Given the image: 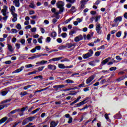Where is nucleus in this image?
<instances>
[{
    "label": "nucleus",
    "instance_id": "1",
    "mask_svg": "<svg viewBox=\"0 0 127 127\" xmlns=\"http://www.w3.org/2000/svg\"><path fill=\"white\" fill-rule=\"evenodd\" d=\"M64 2L62 1H59L57 3V6L58 8H60V12H63L64 11Z\"/></svg>",
    "mask_w": 127,
    "mask_h": 127
},
{
    "label": "nucleus",
    "instance_id": "2",
    "mask_svg": "<svg viewBox=\"0 0 127 127\" xmlns=\"http://www.w3.org/2000/svg\"><path fill=\"white\" fill-rule=\"evenodd\" d=\"M93 54H94V52L93 51V50H89L87 54L83 55V59H88V58H89V57H91V56H93Z\"/></svg>",
    "mask_w": 127,
    "mask_h": 127
},
{
    "label": "nucleus",
    "instance_id": "3",
    "mask_svg": "<svg viewBox=\"0 0 127 127\" xmlns=\"http://www.w3.org/2000/svg\"><path fill=\"white\" fill-rule=\"evenodd\" d=\"M34 117H30L24 119V120L22 122L23 126H24L27 124V123H29V122H32L33 120H34Z\"/></svg>",
    "mask_w": 127,
    "mask_h": 127
},
{
    "label": "nucleus",
    "instance_id": "4",
    "mask_svg": "<svg viewBox=\"0 0 127 127\" xmlns=\"http://www.w3.org/2000/svg\"><path fill=\"white\" fill-rule=\"evenodd\" d=\"M7 6L5 5L3 6V9H1V12L2 13L3 16H5V15L8 13V12H7Z\"/></svg>",
    "mask_w": 127,
    "mask_h": 127
},
{
    "label": "nucleus",
    "instance_id": "5",
    "mask_svg": "<svg viewBox=\"0 0 127 127\" xmlns=\"http://www.w3.org/2000/svg\"><path fill=\"white\" fill-rule=\"evenodd\" d=\"M48 69L52 71H55L57 69V66L55 64H49L47 66Z\"/></svg>",
    "mask_w": 127,
    "mask_h": 127
},
{
    "label": "nucleus",
    "instance_id": "6",
    "mask_svg": "<svg viewBox=\"0 0 127 127\" xmlns=\"http://www.w3.org/2000/svg\"><path fill=\"white\" fill-rule=\"evenodd\" d=\"M9 9L10 10V12L11 13V14H16L15 13V11H16V10H15V7L13 5H11L9 8Z\"/></svg>",
    "mask_w": 127,
    "mask_h": 127
},
{
    "label": "nucleus",
    "instance_id": "7",
    "mask_svg": "<svg viewBox=\"0 0 127 127\" xmlns=\"http://www.w3.org/2000/svg\"><path fill=\"white\" fill-rule=\"evenodd\" d=\"M81 40H83V36H82V35H80L74 38L75 42H79V41H81Z\"/></svg>",
    "mask_w": 127,
    "mask_h": 127
},
{
    "label": "nucleus",
    "instance_id": "8",
    "mask_svg": "<svg viewBox=\"0 0 127 127\" xmlns=\"http://www.w3.org/2000/svg\"><path fill=\"white\" fill-rule=\"evenodd\" d=\"M96 30L97 33L99 34H101V24L99 23L96 24Z\"/></svg>",
    "mask_w": 127,
    "mask_h": 127
},
{
    "label": "nucleus",
    "instance_id": "9",
    "mask_svg": "<svg viewBox=\"0 0 127 127\" xmlns=\"http://www.w3.org/2000/svg\"><path fill=\"white\" fill-rule=\"evenodd\" d=\"M13 3L16 7H19V6H20V3L19 2V0H14L13 1Z\"/></svg>",
    "mask_w": 127,
    "mask_h": 127
},
{
    "label": "nucleus",
    "instance_id": "10",
    "mask_svg": "<svg viewBox=\"0 0 127 127\" xmlns=\"http://www.w3.org/2000/svg\"><path fill=\"white\" fill-rule=\"evenodd\" d=\"M95 79V75H92L91 76H90L89 78H88L86 80V84H90V83H91V82L94 79Z\"/></svg>",
    "mask_w": 127,
    "mask_h": 127
},
{
    "label": "nucleus",
    "instance_id": "11",
    "mask_svg": "<svg viewBox=\"0 0 127 127\" xmlns=\"http://www.w3.org/2000/svg\"><path fill=\"white\" fill-rule=\"evenodd\" d=\"M97 62H99V61L96 60V61H91L88 63V64L90 65V66H93V67H94L96 66V63H97Z\"/></svg>",
    "mask_w": 127,
    "mask_h": 127
},
{
    "label": "nucleus",
    "instance_id": "12",
    "mask_svg": "<svg viewBox=\"0 0 127 127\" xmlns=\"http://www.w3.org/2000/svg\"><path fill=\"white\" fill-rule=\"evenodd\" d=\"M122 20H123V18L122 17V16H118L115 19H114V21L115 22H121V21H122Z\"/></svg>",
    "mask_w": 127,
    "mask_h": 127
},
{
    "label": "nucleus",
    "instance_id": "13",
    "mask_svg": "<svg viewBox=\"0 0 127 127\" xmlns=\"http://www.w3.org/2000/svg\"><path fill=\"white\" fill-rule=\"evenodd\" d=\"M73 46H75V44H72V43H66L65 44V48H67L68 49L73 47Z\"/></svg>",
    "mask_w": 127,
    "mask_h": 127
},
{
    "label": "nucleus",
    "instance_id": "14",
    "mask_svg": "<svg viewBox=\"0 0 127 127\" xmlns=\"http://www.w3.org/2000/svg\"><path fill=\"white\" fill-rule=\"evenodd\" d=\"M12 15L13 16L12 21L13 22H15L17 20V14H13Z\"/></svg>",
    "mask_w": 127,
    "mask_h": 127
},
{
    "label": "nucleus",
    "instance_id": "15",
    "mask_svg": "<svg viewBox=\"0 0 127 127\" xmlns=\"http://www.w3.org/2000/svg\"><path fill=\"white\" fill-rule=\"evenodd\" d=\"M47 63V61H41V62L36 63V64L37 65H44V64H46Z\"/></svg>",
    "mask_w": 127,
    "mask_h": 127
},
{
    "label": "nucleus",
    "instance_id": "16",
    "mask_svg": "<svg viewBox=\"0 0 127 127\" xmlns=\"http://www.w3.org/2000/svg\"><path fill=\"white\" fill-rule=\"evenodd\" d=\"M24 68V66H21L20 68H18L13 72V73H19L21 72Z\"/></svg>",
    "mask_w": 127,
    "mask_h": 127
},
{
    "label": "nucleus",
    "instance_id": "17",
    "mask_svg": "<svg viewBox=\"0 0 127 127\" xmlns=\"http://www.w3.org/2000/svg\"><path fill=\"white\" fill-rule=\"evenodd\" d=\"M58 125V122L57 123L55 121H52L50 124V127H56Z\"/></svg>",
    "mask_w": 127,
    "mask_h": 127
},
{
    "label": "nucleus",
    "instance_id": "18",
    "mask_svg": "<svg viewBox=\"0 0 127 127\" xmlns=\"http://www.w3.org/2000/svg\"><path fill=\"white\" fill-rule=\"evenodd\" d=\"M7 117H5L0 120V125H1V124H3V123H5V122H6L7 120Z\"/></svg>",
    "mask_w": 127,
    "mask_h": 127
},
{
    "label": "nucleus",
    "instance_id": "19",
    "mask_svg": "<svg viewBox=\"0 0 127 127\" xmlns=\"http://www.w3.org/2000/svg\"><path fill=\"white\" fill-rule=\"evenodd\" d=\"M85 104H86V102H84V101H82L76 104L77 107L79 108V107H81V106H83V105H85Z\"/></svg>",
    "mask_w": 127,
    "mask_h": 127
},
{
    "label": "nucleus",
    "instance_id": "20",
    "mask_svg": "<svg viewBox=\"0 0 127 127\" xmlns=\"http://www.w3.org/2000/svg\"><path fill=\"white\" fill-rule=\"evenodd\" d=\"M8 50L10 52H13V48H12V46L9 44H7Z\"/></svg>",
    "mask_w": 127,
    "mask_h": 127
},
{
    "label": "nucleus",
    "instance_id": "21",
    "mask_svg": "<svg viewBox=\"0 0 127 127\" xmlns=\"http://www.w3.org/2000/svg\"><path fill=\"white\" fill-rule=\"evenodd\" d=\"M110 58L106 59L104 61H103L101 63L102 65H105L106 63H108V62H109V60H110Z\"/></svg>",
    "mask_w": 127,
    "mask_h": 127
},
{
    "label": "nucleus",
    "instance_id": "22",
    "mask_svg": "<svg viewBox=\"0 0 127 127\" xmlns=\"http://www.w3.org/2000/svg\"><path fill=\"white\" fill-rule=\"evenodd\" d=\"M51 37H53L54 39H55V38L57 36V33H56V32H53L51 34Z\"/></svg>",
    "mask_w": 127,
    "mask_h": 127
},
{
    "label": "nucleus",
    "instance_id": "23",
    "mask_svg": "<svg viewBox=\"0 0 127 127\" xmlns=\"http://www.w3.org/2000/svg\"><path fill=\"white\" fill-rule=\"evenodd\" d=\"M58 67L60 69H65V65L63 64H59Z\"/></svg>",
    "mask_w": 127,
    "mask_h": 127
},
{
    "label": "nucleus",
    "instance_id": "24",
    "mask_svg": "<svg viewBox=\"0 0 127 127\" xmlns=\"http://www.w3.org/2000/svg\"><path fill=\"white\" fill-rule=\"evenodd\" d=\"M7 93H8V91L7 90L3 91L1 92V93H0V96H5L6 94H7Z\"/></svg>",
    "mask_w": 127,
    "mask_h": 127
},
{
    "label": "nucleus",
    "instance_id": "25",
    "mask_svg": "<svg viewBox=\"0 0 127 127\" xmlns=\"http://www.w3.org/2000/svg\"><path fill=\"white\" fill-rule=\"evenodd\" d=\"M63 58V57H60L59 58H53V61L55 62V61H59V60H61Z\"/></svg>",
    "mask_w": 127,
    "mask_h": 127
},
{
    "label": "nucleus",
    "instance_id": "26",
    "mask_svg": "<svg viewBox=\"0 0 127 127\" xmlns=\"http://www.w3.org/2000/svg\"><path fill=\"white\" fill-rule=\"evenodd\" d=\"M65 83H67V84H73L74 83V81L70 79H67L65 80Z\"/></svg>",
    "mask_w": 127,
    "mask_h": 127
},
{
    "label": "nucleus",
    "instance_id": "27",
    "mask_svg": "<svg viewBox=\"0 0 127 127\" xmlns=\"http://www.w3.org/2000/svg\"><path fill=\"white\" fill-rule=\"evenodd\" d=\"M76 32H76V31H75L74 30H71L70 32H69V35L70 36H73V34H75V33H76Z\"/></svg>",
    "mask_w": 127,
    "mask_h": 127
},
{
    "label": "nucleus",
    "instance_id": "28",
    "mask_svg": "<svg viewBox=\"0 0 127 127\" xmlns=\"http://www.w3.org/2000/svg\"><path fill=\"white\" fill-rule=\"evenodd\" d=\"M8 106V104H5V105H0V111H1L2 109H4V108H7Z\"/></svg>",
    "mask_w": 127,
    "mask_h": 127
},
{
    "label": "nucleus",
    "instance_id": "29",
    "mask_svg": "<svg viewBox=\"0 0 127 127\" xmlns=\"http://www.w3.org/2000/svg\"><path fill=\"white\" fill-rule=\"evenodd\" d=\"M66 48V45H62L60 46L58 48V49H59V50H63L64 49H65Z\"/></svg>",
    "mask_w": 127,
    "mask_h": 127
},
{
    "label": "nucleus",
    "instance_id": "30",
    "mask_svg": "<svg viewBox=\"0 0 127 127\" xmlns=\"http://www.w3.org/2000/svg\"><path fill=\"white\" fill-rule=\"evenodd\" d=\"M29 7H30V8H35V5H34V3H30L29 5Z\"/></svg>",
    "mask_w": 127,
    "mask_h": 127
},
{
    "label": "nucleus",
    "instance_id": "31",
    "mask_svg": "<svg viewBox=\"0 0 127 127\" xmlns=\"http://www.w3.org/2000/svg\"><path fill=\"white\" fill-rule=\"evenodd\" d=\"M28 93L26 92V91L21 92L20 93L21 97H23V96H26V95H28Z\"/></svg>",
    "mask_w": 127,
    "mask_h": 127
},
{
    "label": "nucleus",
    "instance_id": "32",
    "mask_svg": "<svg viewBox=\"0 0 127 127\" xmlns=\"http://www.w3.org/2000/svg\"><path fill=\"white\" fill-rule=\"evenodd\" d=\"M55 15L57 19H59V18H60V17L59 16V12H55Z\"/></svg>",
    "mask_w": 127,
    "mask_h": 127
},
{
    "label": "nucleus",
    "instance_id": "33",
    "mask_svg": "<svg viewBox=\"0 0 127 127\" xmlns=\"http://www.w3.org/2000/svg\"><path fill=\"white\" fill-rule=\"evenodd\" d=\"M42 39H43V37H42V36H41L38 39V41L39 43H40L41 44H42Z\"/></svg>",
    "mask_w": 127,
    "mask_h": 127
},
{
    "label": "nucleus",
    "instance_id": "34",
    "mask_svg": "<svg viewBox=\"0 0 127 127\" xmlns=\"http://www.w3.org/2000/svg\"><path fill=\"white\" fill-rule=\"evenodd\" d=\"M70 11H71V12H76V7H75V6H72L71 8L70 9Z\"/></svg>",
    "mask_w": 127,
    "mask_h": 127
},
{
    "label": "nucleus",
    "instance_id": "35",
    "mask_svg": "<svg viewBox=\"0 0 127 127\" xmlns=\"http://www.w3.org/2000/svg\"><path fill=\"white\" fill-rule=\"evenodd\" d=\"M117 37H121L122 36V31H119L116 34Z\"/></svg>",
    "mask_w": 127,
    "mask_h": 127
},
{
    "label": "nucleus",
    "instance_id": "36",
    "mask_svg": "<svg viewBox=\"0 0 127 127\" xmlns=\"http://www.w3.org/2000/svg\"><path fill=\"white\" fill-rule=\"evenodd\" d=\"M61 36L62 37H63V38H66V37H67V33H63L61 34Z\"/></svg>",
    "mask_w": 127,
    "mask_h": 127
},
{
    "label": "nucleus",
    "instance_id": "37",
    "mask_svg": "<svg viewBox=\"0 0 127 127\" xmlns=\"http://www.w3.org/2000/svg\"><path fill=\"white\" fill-rule=\"evenodd\" d=\"M20 43H21V44L22 45H25V40L24 39H22L20 40Z\"/></svg>",
    "mask_w": 127,
    "mask_h": 127
},
{
    "label": "nucleus",
    "instance_id": "38",
    "mask_svg": "<svg viewBox=\"0 0 127 127\" xmlns=\"http://www.w3.org/2000/svg\"><path fill=\"white\" fill-rule=\"evenodd\" d=\"M16 28L18 29V30H20V29H21V25H20V24H17Z\"/></svg>",
    "mask_w": 127,
    "mask_h": 127
},
{
    "label": "nucleus",
    "instance_id": "39",
    "mask_svg": "<svg viewBox=\"0 0 127 127\" xmlns=\"http://www.w3.org/2000/svg\"><path fill=\"white\" fill-rule=\"evenodd\" d=\"M116 59H117V60H118V61H121L123 60V59L121 58V57H120V56H117L116 57Z\"/></svg>",
    "mask_w": 127,
    "mask_h": 127
},
{
    "label": "nucleus",
    "instance_id": "40",
    "mask_svg": "<svg viewBox=\"0 0 127 127\" xmlns=\"http://www.w3.org/2000/svg\"><path fill=\"white\" fill-rule=\"evenodd\" d=\"M39 78L41 80H42L43 77L42 75H38L34 77V79H38Z\"/></svg>",
    "mask_w": 127,
    "mask_h": 127
},
{
    "label": "nucleus",
    "instance_id": "41",
    "mask_svg": "<svg viewBox=\"0 0 127 127\" xmlns=\"http://www.w3.org/2000/svg\"><path fill=\"white\" fill-rule=\"evenodd\" d=\"M31 85H29L24 86L23 87V89H24V90H27V89H29V88H31Z\"/></svg>",
    "mask_w": 127,
    "mask_h": 127
},
{
    "label": "nucleus",
    "instance_id": "42",
    "mask_svg": "<svg viewBox=\"0 0 127 127\" xmlns=\"http://www.w3.org/2000/svg\"><path fill=\"white\" fill-rule=\"evenodd\" d=\"M7 18H8V16L6 15L2 17V19L3 20H4V21H6V20H7Z\"/></svg>",
    "mask_w": 127,
    "mask_h": 127
},
{
    "label": "nucleus",
    "instance_id": "43",
    "mask_svg": "<svg viewBox=\"0 0 127 127\" xmlns=\"http://www.w3.org/2000/svg\"><path fill=\"white\" fill-rule=\"evenodd\" d=\"M116 70H117V67L116 66L112 67L110 68V71H116Z\"/></svg>",
    "mask_w": 127,
    "mask_h": 127
},
{
    "label": "nucleus",
    "instance_id": "44",
    "mask_svg": "<svg viewBox=\"0 0 127 127\" xmlns=\"http://www.w3.org/2000/svg\"><path fill=\"white\" fill-rule=\"evenodd\" d=\"M45 67V66L39 67L38 68V71H42V70H43V69H44Z\"/></svg>",
    "mask_w": 127,
    "mask_h": 127
},
{
    "label": "nucleus",
    "instance_id": "45",
    "mask_svg": "<svg viewBox=\"0 0 127 127\" xmlns=\"http://www.w3.org/2000/svg\"><path fill=\"white\" fill-rule=\"evenodd\" d=\"M73 122V118L72 117H69L68 121L67 122L68 124H71Z\"/></svg>",
    "mask_w": 127,
    "mask_h": 127
},
{
    "label": "nucleus",
    "instance_id": "46",
    "mask_svg": "<svg viewBox=\"0 0 127 127\" xmlns=\"http://www.w3.org/2000/svg\"><path fill=\"white\" fill-rule=\"evenodd\" d=\"M34 66V65H32L31 64H27L25 65L26 68H31V67H33Z\"/></svg>",
    "mask_w": 127,
    "mask_h": 127
},
{
    "label": "nucleus",
    "instance_id": "47",
    "mask_svg": "<svg viewBox=\"0 0 127 127\" xmlns=\"http://www.w3.org/2000/svg\"><path fill=\"white\" fill-rule=\"evenodd\" d=\"M90 99V97H86L85 99L83 100L84 101V103H88L89 102V100Z\"/></svg>",
    "mask_w": 127,
    "mask_h": 127
},
{
    "label": "nucleus",
    "instance_id": "48",
    "mask_svg": "<svg viewBox=\"0 0 127 127\" xmlns=\"http://www.w3.org/2000/svg\"><path fill=\"white\" fill-rule=\"evenodd\" d=\"M124 79H125V77L122 76V77H120V78L117 79V81H118V82H120V81H122V80H124Z\"/></svg>",
    "mask_w": 127,
    "mask_h": 127
},
{
    "label": "nucleus",
    "instance_id": "49",
    "mask_svg": "<svg viewBox=\"0 0 127 127\" xmlns=\"http://www.w3.org/2000/svg\"><path fill=\"white\" fill-rule=\"evenodd\" d=\"M35 58H36V56H34L28 58V59L29 60H33V59H35Z\"/></svg>",
    "mask_w": 127,
    "mask_h": 127
},
{
    "label": "nucleus",
    "instance_id": "50",
    "mask_svg": "<svg viewBox=\"0 0 127 127\" xmlns=\"http://www.w3.org/2000/svg\"><path fill=\"white\" fill-rule=\"evenodd\" d=\"M36 50H40L41 49V47L40 46H37L35 47Z\"/></svg>",
    "mask_w": 127,
    "mask_h": 127
},
{
    "label": "nucleus",
    "instance_id": "51",
    "mask_svg": "<svg viewBox=\"0 0 127 127\" xmlns=\"http://www.w3.org/2000/svg\"><path fill=\"white\" fill-rule=\"evenodd\" d=\"M101 18V16H98L95 17V22H97L98 21L99 19Z\"/></svg>",
    "mask_w": 127,
    "mask_h": 127
},
{
    "label": "nucleus",
    "instance_id": "52",
    "mask_svg": "<svg viewBox=\"0 0 127 127\" xmlns=\"http://www.w3.org/2000/svg\"><path fill=\"white\" fill-rule=\"evenodd\" d=\"M51 41V38L50 37H47L46 39V42L49 43Z\"/></svg>",
    "mask_w": 127,
    "mask_h": 127
},
{
    "label": "nucleus",
    "instance_id": "53",
    "mask_svg": "<svg viewBox=\"0 0 127 127\" xmlns=\"http://www.w3.org/2000/svg\"><path fill=\"white\" fill-rule=\"evenodd\" d=\"M66 1L70 2V3H74L75 2V0H66Z\"/></svg>",
    "mask_w": 127,
    "mask_h": 127
},
{
    "label": "nucleus",
    "instance_id": "54",
    "mask_svg": "<svg viewBox=\"0 0 127 127\" xmlns=\"http://www.w3.org/2000/svg\"><path fill=\"white\" fill-rule=\"evenodd\" d=\"M31 32H36V27L32 28L31 29Z\"/></svg>",
    "mask_w": 127,
    "mask_h": 127
},
{
    "label": "nucleus",
    "instance_id": "55",
    "mask_svg": "<svg viewBox=\"0 0 127 127\" xmlns=\"http://www.w3.org/2000/svg\"><path fill=\"white\" fill-rule=\"evenodd\" d=\"M12 33H17V30L15 29H11Z\"/></svg>",
    "mask_w": 127,
    "mask_h": 127
},
{
    "label": "nucleus",
    "instance_id": "56",
    "mask_svg": "<svg viewBox=\"0 0 127 127\" xmlns=\"http://www.w3.org/2000/svg\"><path fill=\"white\" fill-rule=\"evenodd\" d=\"M57 42L58 43H62V39L61 38H58L57 39Z\"/></svg>",
    "mask_w": 127,
    "mask_h": 127
},
{
    "label": "nucleus",
    "instance_id": "57",
    "mask_svg": "<svg viewBox=\"0 0 127 127\" xmlns=\"http://www.w3.org/2000/svg\"><path fill=\"white\" fill-rule=\"evenodd\" d=\"M10 102V99H7L6 100H4L2 102V104H4V103H8Z\"/></svg>",
    "mask_w": 127,
    "mask_h": 127
},
{
    "label": "nucleus",
    "instance_id": "58",
    "mask_svg": "<svg viewBox=\"0 0 127 127\" xmlns=\"http://www.w3.org/2000/svg\"><path fill=\"white\" fill-rule=\"evenodd\" d=\"M31 18H32V19H36V18H38V17L37 15H33L31 16Z\"/></svg>",
    "mask_w": 127,
    "mask_h": 127
},
{
    "label": "nucleus",
    "instance_id": "59",
    "mask_svg": "<svg viewBox=\"0 0 127 127\" xmlns=\"http://www.w3.org/2000/svg\"><path fill=\"white\" fill-rule=\"evenodd\" d=\"M15 46H16L17 49H19V48H20V44H19L16 43L15 44Z\"/></svg>",
    "mask_w": 127,
    "mask_h": 127
},
{
    "label": "nucleus",
    "instance_id": "60",
    "mask_svg": "<svg viewBox=\"0 0 127 127\" xmlns=\"http://www.w3.org/2000/svg\"><path fill=\"white\" fill-rule=\"evenodd\" d=\"M53 88L56 89V90L58 91V89H59V85H55L53 86Z\"/></svg>",
    "mask_w": 127,
    "mask_h": 127
},
{
    "label": "nucleus",
    "instance_id": "61",
    "mask_svg": "<svg viewBox=\"0 0 127 127\" xmlns=\"http://www.w3.org/2000/svg\"><path fill=\"white\" fill-rule=\"evenodd\" d=\"M110 38H111V34H108L107 35V38L108 41H110Z\"/></svg>",
    "mask_w": 127,
    "mask_h": 127
},
{
    "label": "nucleus",
    "instance_id": "62",
    "mask_svg": "<svg viewBox=\"0 0 127 127\" xmlns=\"http://www.w3.org/2000/svg\"><path fill=\"white\" fill-rule=\"evenodd\" d=\"M34 13H35V12L33 10H31L29 12V14H30V15H32V14H34Z\"/></svg>",
    "mask_w": 127,
    "mask_h": 127
},
{
    "label": "nucleus",
    "instance_id": "63",
    "mask_svg": "<svg viewBox=\"0 0 127 127\" xmlns=\"http://www.w3.org/2000/svg\"><path fill=\"white\" fill-rule=\"evenodd\" d=\"M27 108H28L27 106L22 108L21 109V112H24L25 111V110H26V109H27Z\"/></svg>",
    "mask_w": 127,
    "mask_h": 127
},
{
    "label": "nucleus",
    "instance_id": "64",
    "mask_svg": "<svg viewBox=\"0 0 127 127\" xmlns=\"http://www.w3.org/2000/svg\"><path fill=\"white\" fill-rule=\"evenodd\" d=\"M100 54H101V52H97L95 53V56H100Z\"/></svg>",
    "mask_w": 127,
    "mask_h": 127
}]
</instances>
